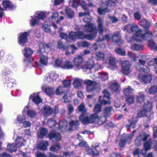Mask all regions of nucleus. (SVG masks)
Wrapping results in <instances>:
<instances>
[{
	"label": "nucleus",
	"mask_w": 157,
	"mask_h": 157,
	"mask_svg": "<svg viewBox=\"0 0 157 157\" xmlns=\"http://www.w3.org/2000/svg\"><path fill=\"white\" fill-rule=\"evenodd\" d=\"M65 16L69 19H73L75 16V12L71 9L66 8L65 9Z\"/></svg>",
	"instance_id": "4be33fe9"
},
{
	"label": "nucleus",
	"mask_w": 157,
	"mask_h": 157,
	"mask_svg": "<svg viewBox=\"0 0 157 157\" xmlns=\"http://www.w3.org/2000/svg\"><path fill=\"white\" fill-rule=\"evenodd\" d=\"M14 82L13 79H12L8 77L6 78V83L8 84L7 86L9 87H11L13 86V83Z\"/></svg>",
	"instance_id": "c03bdc74"
},
{
	"label": "nucleus",
	"mask_w": 157,
	"mask_h": 157,
	"mask_svg": "<svg viewBox=\"0 0 157 157\" xmlns=\"http://www.w3.org/2000/svg\"><path fill=\"white\" fill-rule=\"evenodd\" d=\"M139 25L144 28H147L150 27L151 24L149 22L147 21L145 19H143L139 22Z\"/></svg>",
	"instance_id": "c756f323"
},
{
	"label": "nucleus",
	"mask_w": 157,
	"mask_h": 157,
	"mask_svg": "<svg viewBox=\"0 0 157 157\" xmlns=\"http://www.w3.org/2000/svg\"><path fill=\"white\" fill-rule=\"evenodd\" d=\"M134 90L132 89L130 86L125 88L123 90L124 94L127 96H130L131 94H133Z\"/></svg>",
	"instance_id": "473e14b6"
},
{
	"label": "nucleus",
	"mask_w": 157,
	"mask_h": 157,
	"mask_svg": "<svg viewBox=\"0 0 157 157\" xmlns=\"http://www.w3.org/2000/svg\"><path fill=\"white\" fill-rule=\"evenodd\" d=\"M110 11L109 9L107 8H99L98 10V12L100 14H105L106 12H108Z\"/></svg>",
	"instance_id": "37998d69"
},
{
	"label": "nucleus",
	"mask_w": 157,
	"mask_h": 157,
	"mask_svg": "<svg viewBox=\"0 0 157 157\" xmlns=\"http://www.w3.org/2000/svg\"><path fill=\"white\" fill-rule=\"evenodd\" d=\"M54 76H53V78H51V77L52 76L51 75L49 76H47V79L48 81L49 82H53L54 81V80H56V77H58V76L56 75V74H54L53 75Z\"/></svg>",
	"instance_id": "680f3d73"
},
{
	"label": "nucleus",
	"mask_w": 157,
	"mask_h": 157,
	"mask_svg": "<svg viewBox=\"0 0 157 157\" xmlns=\"http://www.w3.org/2000/svg\"><path fill=\"white\" fill-rule=\"evenodd\" d=\"M130 63L128 60H126L122 63V73L124 74L127 75L130 72Z\"/></svg>",
	"instance_id": "1a4fd4ad"
},
{
	"label": "nucleus",
	"mask_w": 157,
	"mask_h": 157,
	"mask_svg": "<svg viewBox=\"0 0 157 157\" xmlns=\"http://www.w3.org/2000/svg\"><path fill=\"white\" fill-rule=\"evenodd\" d=\"M117 3V1L114 0H109L106 1L105 3L107 6H115Z\"/></svg>",
	"instance_id": "8fccbe9b"
},
{
	"label": "nucleus",
	"mask_w": 157,
	"mask_h": 157,
	"mask_svg": "<svg viewBox=\"0 0 157 157\" xmlns=\"http://www.w3.org/2000/svg\"><path fill=\"white\" fill-rule=\"evenodd\" d=\"M48 131L46 128H41L37 132V135L38 137L42 138L45 136L47 133Z\"/></svg>",
	"instance_id": "c85d7f7f"
},
{
	"label": "nucleus",
	"mask_w": 157,
	"mask_h": 157,
	"mask_svg": "<svg viewBox=\"0 0 157 157\" xmlns=\"http://www.w3.org/2000/svg\"><path fill=\"white\" fill-rule=\"evenodd\" d=\"M39 51L40 52H47L50 50L51 47V44H45L43 43H40L39 45Z\"/></svg>",
	"instance_id": "ddd939ff"
},
{
	"label": "nucleus",
	"mask_w": 157,
	"mask_h": 157,
	"mask_svg": "<svg viewBox=\"0 0 157 157\" xmlns=\"http://www.w3.org/2000/svg\"><path fill=\"white\" fill-rule=\"evenodd\" d=\"M105 57L104 54L101 52H98L95 53V58L97 60H104Z\"/></svg>",
	"instance_id": "72a5a7b5"
},
{
	"label": "nucleus",
	"mask_w": 157,
	"mask_h": 157,
	"mask_svg": "<svg viewBox=\"0 0 157 157\" xmlns=\"http://www.w3.org/2000/svg\"><path fill=\"white\" fill-rule=\"evenodd\" d=\"M85 83L86 85V90L88 92H92L94 90L96 85L95 81L86 80L85 81Z\"/></svg>",
	"instance_id": "9d476101"
},
{
	"label": "nucleus",
	"mask_w": 157,
	"mask_h": 157,
	"mask_svg": "<svg viewBox=\"0 0 157 157\" xmlns=\"http://www.w3.org/2000/svg\"><path fill=\"white\" fill-rule=\"evenodd\" d=\"M23 139L21 137H18L16 140V145L17 146H21L23 144L22 143Z\"/></svg>",
	"instance_id": "6e6d98bb"
},
{
	"label": "nucleus",
	"mask_w": 157,
	"mask_h": 157,
	"mask_svg": "<svg viewBox=\"0 0 157 157\" xmlns=\"http://www.w3.org/2000/svg\"><path fill=\"white\" fill-rule=\"evenodd\" d=\"M115 51L117 53L120 55L125 56L126 55V52L124 50L121 48H117L115 50Z\"/></svg>",
	"instance_id": "49530a36"
},
{
	"label": "nucleus",
	"mask_w": 157,
	"mask_h": 157,
	"mask_svg": "<svg viewBox=\"0 0 157 157\" xmlns=\"http://www.w3.org/2000/svg\"><path fill=\"white\" fill-rule=\"evenodd\" d=\"M130 28L132 32H135V34H133V35H135L136 34V36H137V26L136 25L133 24L132 25H131L129 24L125 26L122 29L124 31H128Z\"/></svg>",
	"instance_id": "a211bd4d"
},
{
	"label": "nucleus",
	"mask_w": 157,
	"mask_h": 157,
	"mask_svg": "<svg viewBox=\"0 0 157 157\" xmlns=\"http://www.w3.org/2000/svg\"><path fill=\"white\" fill-rule=\"evenodd\" d=\"M119 87V85L117 83H112L110 86V88L113 91H116L117 90Z\"/></svg>",
	"instance_id": "5fc2aeb1"
},
{
	"label": "nucleus",
	"mask_w": 157,
	"mask_h": 157,
	"mask_svg": "<svg viewBox=\"0 0 157 157\" xmlns=\"http://www.w3.org/2000/svg\"><path fill=\"white\" fill-rule=\"evenodd\" d=\"M112 40L113 42H115L119 45H121L124 43V41L121 39L120 33L118 32H116L113 35Z\"/></svg>",
	"instance_id": "4468645a"
},
{
	"label": "nucleus",
	"mask_w": 157,
	"mask_h": 157,
	"mask_svg": "<svg viewBox=\"0 0 157 157\" xmlns=\"http://www.w3.org/2000/svg\"><path fill=\"white\" fill-rule=\"evenodd\" d=\"M109 63L113 67H116L115 58L111 57L109 58Z\"/></svg>",
	"instance_id": "338daca9"
},
{
	"label": "nucleus",
	"mask_w": 157,
	"mask_h": 157,
	"mask_svg": "<svg viewBox=\"0 0 157 157\" xmlns=\"http://www.w3.org/2000/svg\"><path fill=\"white\" fill-rule=\"evenodd\" d=\"M150 58V56H142V59H140L139 61L140 65V67L141 66H142V67L144 66V64L146 62H147L148 59Z\"/></svg>",
	"instance_id": "7c9ffc66"
},
{
	"label": "nucleus",
	"mask_w": 157,
	"mask_h": 157,
	"mask_svg": "<svg viewBox=\"0 0 157 157\" xmlns=\"http://www.w3.org/2000/svg\"><path fill=\"white\" fill-rule=\"evenodd\" d=\"M128 56L133 61H135L136 60V55L134 53L131 51H128Z\"/></svg>",
	"instance_id": "09e8293b"
},
{
	"label": "nucleus",
	"mask_w": 157,
	"mask_h": 157,
	"mask_svg": "<svg viewBox=\"0 0 157 157\" xmlns=\"http://www.w3.org/2000/svg\"><path fill=\"white\" fill-rule=\"evenodd\" d=\"M77 38L78 39H85L89 40H91L95 38V35H90L89 34H85L82 31H79L77 32Z\"/></svg>",
	"instance_id": "0eeeda50"
},
{
	"label": "nucleus",
	"mask_w": 157,
	"mask_h": 157,
	"mask_svg": "<svg viewBox=\"0 0 157 157\" xmlns=\"http://www.w3.org/2000/svg\"><path fill=\"white\" fill-rule=\"evenodd\" d=\"M82 82L81 80L78 78H75L73 84L75 87H78L81 86Z\"/></svg>",
	"instance_id": "79ce46f5"
},
{
	"label": "nucleus",
	"mask_w": 157,
	"mask_h": 157,
	"mask_svg": "<svg viewBox=\"0 0 157 157\" xmlns=\"http://www.w3.org/2000/svg\"><path fill=\"white\" fill-rule=\"evenodd\" d=\"M33 51L29 48H25L24 50V54L26 58L25 60V62L27 61V58L30 59L31 56L33 53Z\"/></svg>",
	"instance_id": "393cba45"
},
{
	"label": "nucleus",
	"mask_w": 157,
	"mask_h": 157,
	"mask_svg": "<svg viewBox=\"0 0 157 157\" xmlns=\"http://www.w3.org/2000/svg\"><path fill=\"white\" fill-rule=\"evenodd\" d=\"M6 149L10 152L15 151L17 150V146L14 144H9L7 146Z\"/></svg>",
	"instance_id": "58836bf2"
},
{
	"label": "nucleus",
	"mask_w": 157,
	"mask_h": 157,
	"mask_svg": "<svg viewBox=\"0 0 157 157\" xmlns=\"http://www.w3.org/2000/svg\"><path fill=\"white\" fill-rule=\"evenodd\" d=\"M102 96H100L99 97V101L100 103L103 105H106V104L110 105L111 104V102L110 101H107L104 99L102 100Z\"/></svg>",
	"instance_id": "bf43d9fd"
},
{
	"label": "nucleus",
	"mask_w": 157,
	"mask_h": 157,
	"mask_svg": "<svg viewBox=\"0 0 157 157\" xmlns=\"http://www.w3.org/2000/svg\"><path fill=\"white\" fill-rule=\"evenodd\" d=\"M53 110L48 105H45L43 108L42 112L45 116H48L51 115L53 113Z\"/></svg>",
	"instance_id": "aec40b11"
},
{
	"label": "nucleus",
	"mask_w": 157,
	"mask_h": 157,
	"mask_svg": "<svg viewBox=\"0 0 157 157\" xmlns=\"http://www.w3.org/2000/svg\"><path fill=\"white\" fill-rule=\"evenodd\" d=\"M48 145V142L47 141H41L38 145V148L41 150H45Z\"/></svg>",
	"instance_id": "c9c22d12"
},
{
	"label": "nucleus",
	"mask_w": 157,
	"mask_h": 157,
	"mask_svg": "<svg viewBox=\"0 0 157 157\" xmlns=\"http://www.w3.org/2000/svg\"><path fill=\"white\" fill-rule=\"evenodd\" d=\"M77 44L79 48H81L82 47H86L90 45L89 42L86 41L77 42Z\"/></svg>",
	"instance_id": "e433bc0d"
},
{
	"label": "nucleus",
	"mask_w": 157,
	"mask_h": 157,
	"mask_svg": "<svg viewBox=\"0 0 157 157\" xmlns=\"http://www.w3.org/2000/svg\"><path fill=\"white\" fill-rule=\"evenodd\" d=\"M157 92V85H154L151 86L148 90V93L151 94H155Z\"/></svg>",
	"instance_id": "ea45409f"
},
{
	"label": "nucleus",
	"mask_w": 157,
	"mask_h": 157,
	"mask_svg": "<svg viewBox=\"0 0 157 157\" xmlns=\"http://www.w3.org/2000/svg\"><path fill=\"white\" fill-rule=\"evenodd\" d=\"M148 46L153 49H156L157 46L153 40L149 41L148 43Z\"/></svg>",
	"instance_id": "052dcab7"
},
{
	"label": "nucleus",
	"mask_w": 157,
	"mask_h": 157,
	"mask_svg": "<svg viewBox=\"0 0 157 157\" xmlns=\"http://www.w3.org/2000/svg\"><path fill=\"white\" fill-rule=\"evenodd\" d=\"M152 108V103L147 101L144 104L143 110L138 114V117L147 116L146 113L151 111Z\"/></svg>",
	"instance_id": "20e7f679"
},
{
	"label": "nucleus",
	"mask_w": 157,
	"mask_h": 157,
	"mask_svg": "<svg viewBox=\"0 0 157 157\" xmlns=\"http://www.w3.org/2000/svg\"><path fill=\"white\" fill-rule=\"evenodd\" d=\"M99 78H100L102 80L105 81L107 80L108 78V74L106 73L102 72L99 73Z\"/></svg>",
	"instance_id": "de8ad7c7"
},
{
	"label": "nucleus",
	"mask_w": 157,
	"mask_h": 157,
	"mask_svg": "<svg viewBox=\"0 0 157 157\" xmlns=\"http://www.w3.org/2000/svg\"><path fill=\"white\" fill-rule=\"evenodd\" d=\"M90 13L89 11L87 12L86 16L84 18V21L86 23L89 24L91 20V17L90 15Z\"/></svg>",
	"instance_id": "4d7b16f0"
},
{
	"label": "nucleus",
	"mask_w": 157,
	"mask_h": 157,
	"mask_svg": "<svg viewBox=\"0 0 157 157\" xmlns=\"http://www.w3.org/2000/svg\"><path fill=\"white\" fill-rule=\"evenodd\" d=\"M74 67L72 63L69 60H66L62 66V68L68 70L72 69Z\"/></svg>",
	"instance_id": "bb28decb"
},
{
	"label": "nucleus",
	"mask_w": 157,
	"mask_h": 157,
	"mask_svg": "<svg viewBox=\"0 0 157 157\" xmlns=\"http://www.w3.org/2000/svg\"><path fill=\"white\" fill-rule=\"evenodd\" d=\"M2 5L5 9L8 8L9 10H13L16 8L15 5L11 2L7 0L3 2Z\"/></svg>",
	"instance_id": "5701e85b"
},
{
	"label": "nucleus",
	"mask_w": 157,
	"mask_h": 157,
	"mask_svg": "<svg viewBox=\"0 0 157 157\" xmlns=\"http://www.w3.org/2000/svg\"><path fill=\"white\" fill-rule=\"evenodd\" d=\"M70 97L67 94H66L63 96L62 101L65 103H67L70 101Z\"/></svg>",
	"instance_id": "0e129e2a"
},
{
	"label": "nucleus",
	"mask_w": 157,
	"mask_h": 157,
	"mask_svg": "<svg viewBox=\"0 0 157 157\" xmlns=\"http://www.w3.org/2000/svg\"><path fill=\"white\" fill-rule=\"evenodd\" d=\"M57 125L58 129H60L62 132H65L67 131V122L66 120L60 121Z\"/></svg>",
	"instance_id": "dca6fc26"
},
{
	"label": "nucleus",
	"mask_w": 157,
	"mask_h": 157,
	"mask_svg": "<svg viewBox=\"0 0 157 157\" xmlns=\"http://www.w3.org/2000/svg\"><path fill=\"white\" fill-rule=\"evenodd\" d=\"M48 124L49 127L53 128L57 125V124L56 122V120L54 118H50L48 121Z\"/></svg>",
	"instance_id": "f704fd0d"
},
{
	"label": "nucleus",
	"mask_w": 157,
	"mask_h": 157,
	"mask_svg": "<svg viewBox=\"0 0 157 157\" xmlns=\"http://www.w3.org/2000/svg\"><path fill=\"white\" fill-rule=\"evenodd\" d=\"M152 75L148 74L145 75H140L139 76V79L140 81L146 84L151 82L152 79Z\"/></svg>",
	"instance_id": "6e6552de"
},
{
	"label": "nucleus",
	"mask_w": 157,
	"mask_h": 157,
	"mask_svg": "<svg viewBox=\"0 0 157 157\" xmlns=\"http://www.w3.org/2000/svg\"><path fill=\"white\" fill-rule=\"evenodd\" d=\"M42 29L43 31L47 33H50L51 31L50 26L47 24L43 25Z\"/></svg>",
	"instance_id": "864d4df0"
},
{
	"label": "nucleus",
	"mask_w": 157,
	"mask_h": 157,
	"mask_svg": "<svg viewBox=\"0 0 157 157\" xmlns=\"http://www.w3.org/2000/svg\"><path fill=\"white\" fill-rule=\"evenodd\" d=\"M79 118L82 123L88 124L94 122L95 120L98 118V117L97 113L92 114L90 118L88 117H85L84 114H82Z\"/></svg>",
	"instance_id": "f03ea898"
},
{
	"label": "nucleus",
	"mask_w": 157,
	"mask_h": 157,
	"mask_svg": "<svg viewBox=\"0 0 157 157\" xmlns=\"http://www.w3.org/2000/svg\"><path fill=\"white\" fill-rule=\"evenodd\" d=\"M87 153L93 157L97 156L99 155V152L94 148H87L86 149Z\"/></svg>",
	"instance_id": "6ab92c4d"
},
{
	"label": "nucleus",
	"mask_w": 157,
	"mask_h": 157,
	"mask_svg": "<svg viewBox=\"0 0 157 157\" xmlns=\"http://www.w3.org/2000/svg\"><path fill=\"white\" fill-rule=\"evenodd\" d=\"M133 137V135L132 134L127 135L126 136H125V134H123L122 138L119 143L120 146L121 147H123L125 145L126 142L128 140H131Z\"/></svg>",
	"instance_id": "2eb2a0df"
},
{
	"label": "nucleus",
	"mask_w": 157,
	"mask_h": 157,
	"mask_svg": "<svg viewBox=\"0 0 157 157\" xmlns=\"http://www.w3.org/2000/svg\"><path fill=\"white\" fill-rule=\"evenodd\" d=\"M73 61L75 66L78 68H82L83 66L82 64L83 63V60L82 55L76 56L74 58Z\"/></svg>",
	"instance_id": "9b49d317"
},
{
	"label": "nucleus",
	"mask_w": 157,
	"mask_h": 157,
	"mask_svg": "<svg viewBox=\"0 0 157 157\" xmlns=\"http://www.w3.org/2000/svg\"><path fill=\"white\" fill-rule=\"evenodd\" d=\"M98 30L101 34H102L103 32V20L100 17H98Z\"/></svg>",
	"instance_id": "cd10ccee"
},
{
	"label": "nucleus",
	"mask_w": 157,
	"mask_h": 157,
	"mask_svg": "<svg viewBox=\"0 0 157 157\" xmlns=\"http://www.w3.org/2000/svg\"><path fill=\"white\" fill-rule=\"evenodd\" d=\"M60 148V147L59 145H56L52 146L50 147V150L52 151H58Z\"/></svg>",
	"instance_id": "e2e57ef3"
},
{
	"label": "nucleus",
	"mask_w": 157,
	"mask_h": 157,
	"mask_svg": "<svg viewBox=\"0 0 157 157\" xmlns=\"http://www.w3.org/2000/svg\"><path fill=\"white\" fill-rule=\"evenodd\" d=\"M29 34L28 32L20 33L18 38V42L19 44L21 46H23L24 44L27 41V37Z\"/></svg>",
	"instance_id": "f8f14e48"
},
{
	"label": "nucleus",
	"mask_w": 157,
	"mask_h": 157,
	"mask_svg": "<svg viewBox=\"0 0 157 157\" xmlns=\"http://www.w3.org/2000/svg\"><path fill=\"white\" fill-rule=\"evenodd\" d=\"M50 139H55L57 141H60L62 139V136L59 133L51 132L48 136Z\"/></svg>",
	"instance_id": "412c9836"
},
{
	"label": "nucleus",
	"mask_w": 157,
	"mask_h": 157,
	"mask_svg": "<svg viewBox=\"0 0 157 157\" xmlns=\"http://www.w3.org/2000/svg\"><path fill=\"white\" fill-rule=\"evenodd\" d=\"M11 71L8 68L3 70L2 72V75L3 76H6L11 73Z\"/></svg>",
	"instance_id": "69168bd1"
},
{
	"label": "nucleus",
	"mask_w": 157,
	"mask_h": 157,
	"mask_svg": "<svg viewBox=\"0 0 157 157\" xmlns=\"http://www.w3.org/2000/svg\"><path fill=\"white\" fill-rule=\"evenodd\" d=\"M45 91L47 94L49 96H51L54 94V89L52 88H46Z\"/></svg>",
	"instance_id": "3c124183"
},
{
	"label": "nucleus",
	"mask_w": 157,
	"mask_h": 157,
	"mask_svg": "<svg viewBox=\"0 0 157 157\" xmlns=\"http://www.w3.org/2000/svg\"><path fill=\"white\" fill-rule=\"evenodd\" d=\"M58 47L65 52V54L66 56L70 54V52L68 51V47L64 46L61 40L59 41L58 42Z\"/></svg>",
	"instance_id": "b1692460"
},
{
	"label": "nucleus",
	"mask_w": 157,
	"mask_h": 157,
	"mask_svg": "<svg viewBox=\"0 0 157 157\" xmlns=\"http://www.w3.org/2000/svg\"><path fill=\"white\" fill-rule=\"evenodd\" d=\"M30 98H32L33 101L37 105L42 103V100L37 94H33L31 95Z\"/></svg>",
	"instance_id": "a878e982"
},
{
	"label": "nucleus",
	"mask_w": 157,
	"mask_h": 157,
	"mask_svg": "<svg viewBox=\"0 0 157 157\" xmlns=\"http://www.w3.org/2000/svg\"><path fill=\"white\" fill-rule=\"evenodd\" d=\"M144 149L142 151V153L144 156V155L146 153V151L151 149V143L149 142H146L144 144Z\"/></svg>",
	"instance_id": "2f4dec72"
},
{
	"label": "nucleus",
	"mask_w": 157,
	"mask_h": 157,
	"mask_svg": "<svg viewBox=\"0 0 157 157\" xmlns=\"http://www.w3.org/2000/svg\"><path fill=\"white\" fill-rule=\"evenodd\" d=\"M69 38L73 40H75L77 38V33L74 32H71L69 35Z\"/></svg>",
	"instance_id": "13d9d810"
},
{
	"label": "nucleus",
	"mask_w": 157,
	"mask_h": 157,
	"mask_svg": "<svg viewBox=\"0 0 157 157\" xmlns=\"http://www.w3.org/2000/svg\"><path fill=\"white\" fill-rule=\"evenodd\" d=\"M79 125L78 121L76 119L72 120L69 123L68 130L69 131L75 130L78 128Z\"/></svg>",
	"instance_id": "f3484780"
},
{
	"label": "nucleus",
	"mask_w": 157,
	"mask_h": 157,
	"mask_svg": "<svg viewBox=\"0 0 157 157\" xmlns=\"http://www.w3.org/2000/svg\"><path fill=\"white\" fill-rule=\"evenodd\" d=\"M45 14L41 11L37 12L36 13L34 17H32L31 20V25L34 26L39 22V19L44 20L45 17Z\"/></svg>",
	"instance_id": "7ed1b4c3"
},
{
	"label": "nucleus",
	"mask_w": 157,
	"mask_h": 157,
	"mask_svg": "<svg viewBox=\"0 0 157 157\" xmlns=\"http://www.w3.org/2000/svg\"><path fill=\"white\" fill-rule=\"evenodd\" d=\"M125 38L127 40V42L128 43H131L134 41H137V37L136 34L135 35H133L132 38H130L128 36H126Z\"/></svg>",
	"instance_id": "a19ab883"
},
{
	"label": "nucleus",
	"mask_w": 157,
	"mask_h": 157,
	"mask_svg": "<svg viewBox=\"0 0 157 157\" xmlns=\"http://www.w3.org/2000/svg\"><path fill=\"white\" fill-rule=\"evenodd\" d=\"M27 113L28 117L30 118L34 117L36 115V113L35 111L31 110H29L28 111Z\"/></svg>",
	"instance_id": "603ef678"
},
{
	"label": "nucleus",
	"mask_w": 157,
	"mask_h": 157,
	"mask_svg": "<svg viewBox=\"0 0 157 157\" xmlns=\"http://www.w3.org/2000/svg\"><path fill=\"white\" fill-rule=\"evenodd\" d=\"M138 38L141 37L143 39L146 40L148 37L151 38L152 36V34L149 30H147L145 31V33L140 29H138ZM139 40L138 39V42Z\"/></svg>",
	"instance_id": "423d86ee"
},
{
	"label": "nucleus",
	"mask_w": 157,
	"mask_h": 157,
	"mask_svg": "<svg viewBox=\"0 0 157 157\" xmlns=\"http://www.w3.org/2000/svg\"><path fill=\"white\" fill-rule=\"evenodd\" d=\"M84 30L86 32L90 33V35H95V38L97 36V30L96 26L93 24L90 23L84 25Z\"/></svg>",
	"instance_id": "39448f33"
},
{
	"label": "nucleus",
	"mask_w": 157,
	"mask_h": 157,
	"mask_svg": "<svg viewBox=\"0 0 157 157\" xmlns=\"http://www.w3.org/2000/svg\"><path fill=\"white\" fill-rule=\"evenodd\" d=\"M48 58L46 56H42L40 58V63L46 66L48 63Z\"/></svg>",
	"instance_id": "4c0bfd02"
},
{
	"label": "nucleus",
	"mask_w": 157,
	"mask_h": 157,
	"mask_svg": "<svg viewBox=\"0 0 157 157\" xmlns=\"http://www.w3.org/2000/svg\"><path fill=\"white\" fill-rule=\"evenodd\" d=\"M64 89V87L60 86H59L56 89V94L57 95H59L61 93H64V92L63 91V90Z\"/></svg>",
	"instance_id": "774afa93"
},
{
	"label": "nucleus",
	"mask_w": 157,
	"mask_h": 157,
	"mask_svg": "<svg viewBox=\"0 0 157 157\" xmlns=\"http://www.w3.org/2000/svg\"><path fill=\"white\" fill-rule=\"evenodd\" d=\"M26 117L23 115H20L17 116L16 120L18 122L22 124L26 120Z\"/></svg>",
	"instance_id": "a18cd8bd"
},
{
	"label": "nucleus",
	"mask_w": 157,
	"mask_h": 157,
	"mask_svg": "<svg viewBox=\"0 0 157 157\" xmlns=\"http://www.w3.org/2000/svg\"><path fill=\"white\" fill-rule=\"evenodd\" d=\"M82 68H85L87 71H89L90 73L94 72L97 70L99 67L98 65H95L92 59L89 60L88 61H86L83 66Z\"/></svg>",
	"instance_id": "f257e3e1"
}]
</instances>
